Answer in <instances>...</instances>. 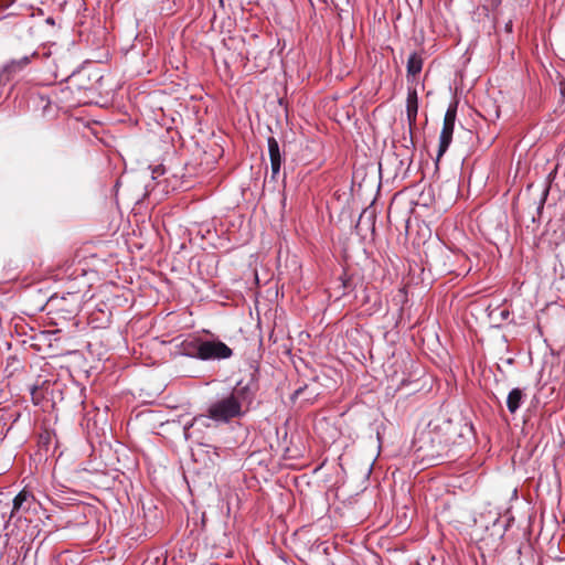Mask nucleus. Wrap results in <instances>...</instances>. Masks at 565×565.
<instances>
[{"instance_id": "nucleus-10", "label": "nucleus", "mask_w": 565, "mask_h": 565, "mask_svg": "<svg viewBox=\"0 0 565 565\" xmlns=\"http://www.w3.org/2000/svg\"><path fill=\"white\" fill-rule=\"evenodd\" d=\"M525 394L523 390L515 387L512 388L507 397V407L511 414H515L521 405L524 403Z\"/></svg>"}, {"instance_id": "nucleus-14", "label": "nucleus", "mask_w": 565, "mask_h": 565, "mask_svg": "<svg viewBox=\"0 0 565 565\" xmlns=\"http://www.w3.org/2000/svg\"><path fill=\"white\" fill-rule=\"evenodd\" d=\"M307 388V385H303V386H300L298 387L297 390H295V392L292 393L291 395V399H297L299 396H301V394L303 393V391Z\"/></svg>"}, {"instance_id": "nucleus-2", "label": "nucleus", "mask_w": 565, "mask_h": 565, "mask_svg": "<svg viewBox=\"0 0 565 565\" xmlns=\"http://www.w3.org/2000/svg\"><path fill=\"white\" fill-rule=\"evenodd\" d=\"M40 502L29 487H24L12 500L9 521L21 520L30 512L36 513Z\"/></svg>"}, {"instance_id": "nucleus-3", "label": "nucleus", "mask_w": 565, "mask_h": 565, "mask_svg": "<svg viewBox=\"0 0 565 565\" xmlns=\"http://www.w3.org/2000/svg\"><path fill=\"white\" fill-rule=\"evenodd\" d=\"M457 117V103L450 104L446 110L443 128L439 136L437 161L446 153L451 141Z\"/></svg>"}, {"instance_id": "nucleus-4", "label": "nucleus", "mask_w": 565, "mask_h": 565, "mask_svg": "<svg viewBox=\"0 0 565 565\" xmlns=\"http://www.w3.org/2000/svg\"><path fill=\"white\" fill-rule=\"evenodd\" d=\"M200 354L201 361L227 360L232 358L233 350L220 340H203Z\"/></svg>"}, {"instance_id": "nucleus-6", "label": "nucleus", "mask_w": 565, "mask_h": 565, "mask_svg": "<svg viewBox=\"0 0 565 565\" xmlns=\"http://www.w3.org/2000/svg\"><path fill=\"white\" fill-rule=\"evenodd\" d=\"M418 113V94L415 87H408L406 99V117L409 125V130L416 125Z\"/></svg>"}, {"instance_id": "nucleus-8", "label": "nucleus", "mask_w": 565, "mask_h": 565, "mask_svg": "<svg viewBox=\"0 0 565 565\" xmlns=\"http://www.w3.org/2000/svg\"><path fill=\"white\" fill-rule=\"evenodd\" d=\"M203 340L200 338L186 339L180 344V352L182 355L201 360V347Z\"/></svg>"}, {"instance_id": "nucleus-5", "label": "nucleus", "mask_w": 565, "mask_h": 565, "mask_svg": "<svg viewBox=\"0 0 565 565\" xmlns=\"http://www.w3.org/2000/svg\"><path fill=\"white\" fill-rule=\"evenodd\" d=\"M267 146L270 160L271 179H276L285 160L284 154L281 153L279 143L275 137H269L267 139Z\"/></svg>"}, {"instance_id": "nucleus-13", "label": "nucleus", "mask_w": 565, "mask_h": 565, "mask_svg": "<svg viewBox=\"0 0 565 565\" xmlns=\"http://www.w3.org/2000/svg\"><path fill=\"white\" fill-rule=\"evenodd\" d=\"M164 174V168L162 166H157L152 170V179H156L158 175Z\"/></svg>"}, {"instance_id": "nucleus-11", "label": "nucleus", "mask_w": 565, "mask_h": 565, "mask_svg": "<svg viewBox=\"0 0 565 565\" xmlns=\"http://www.w3.org/2000/svg\"><path fill=\"white\" fill-rule=\"evenodd\" d=\"M195 426H202V427H206V428L211 427V423L209 422V418L206 417L205 413L194 416L190 422L184 424L183 435L186 440L192 438V436H193L192 429Z\"/></svg>"}, {"instance_id": "nucleus-12", "label": "nucleus", "mask_w": 565, "mask_h": 565, "mask_svg": "<svg viewBox=\"0 0 565 565\" xmlns=\"http://www.w3.org/2000/svg\"><path fill=\"white\" fill-rule=\"evenodd\" d=\"M548 193H550V186L546 185L544 188V190L542 191V194H541V198H540V201H539V204L536 206V212H537V215L540 216L542 211H543V207H544V204H545V201L548 196Z\"/></svg>"}, {"instance_id": "nucleus-9", "label": "nucleus", "mask_w": 565, "mask_h": 565, "mask_svg": "<svg viewBox=\"0 0 565 565\" xmlns=\"http://www.w3.org/2000/svg\"><path fill=\"white\" fill-rule=\"evenodd\" d=\"M424 65V60L420 54L417 52H413L407 60L406 71H407V81H414L415 77L422 72Z\"/></svg>"}, {"instance_id": "nucleus-15", "label": "nucleus", "mask_w": 565, "mask_h": 565, "mask_svg": "<svg viewBox=\"0 0 565 565\" xmlns=\"http://www.w3.org/2000/svg\"><path fill=\"white\" fill-rule=\"evenodd\" d=\"M31 394H32L33 402L35 404H39V398H38V395H36L38 394V390L36 388L32 390Z\"/></svg>"}, {"instance_id": "nucleus-1", "label": "nucleus", "mask_w": 565, "mask_h": 565, "mask_svg": "<svg viewBox=\"0 0 565 565\" xmlns=\"http://www.w3.org/2000/svg\"><path fill=\"white\" fill-rule=\"evenodd\" d=\"M257 391L258 385L254 375L246 383L238 381L231 392L217 396L209 404L205 412L209 422L225 425L244 417L249 412Z\"/></svg>"}, {"instance_id": "nucleus-7", "label": "nucleus", "mask_w": 565, "mask_h": 565, "mask_svg": "<svg viewBox=\"0 0 565 565\" xmlns=\"http://www.w3.org/2000/svg\"><path fill=\"white\" fill-rule=\"evenodd\" d=\"M36 56V53H32L31 55H25L18 60H11L7 64L3 65L1 73L9 81L11 76L18 74L22 70H24L30 63L32 57Z\"/></svg>"}, {"instance_id": "nucleus-16", "label": "nucleus", "mask_w": 565, "mask_h": 565, "mask_svg": "<svg viewBox=\"0 0 565 565\" xmlns=\"http://www.w3.org/2000/svg\"><path fill=\"white\" fill-rule=\"evenodd\" d=\"M46 22H47V23H50V24H54V20H53L52 18H49V19L46 20Z\"/></svg>"}]
</instances>
